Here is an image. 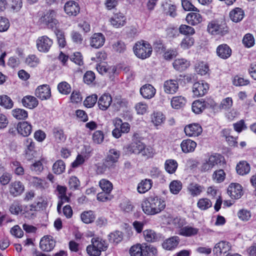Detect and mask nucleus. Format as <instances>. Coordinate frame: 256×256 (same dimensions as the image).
<instances>
[{
  "label": "nucleus",
  "instance_id": "15",
  "mask_svg": "<svg viewBox=\"0 0 256 256\" xmlns=\"http://www.w3.org/2000/svg\"><path fill=\"white\" fill-rule=\"evenodd\" d=\"M105 37L102 33H95L90 38V45L92 47L98 48L104 44Z\"/></svg>",
  "mask_w": 256,
  "mask_h": 256
},
{
  "label": "nucleus",
  "instance_id": "21",
  "mask_svg": "<svg viewBox=\"0 0 256 256\" xmlns=\"http://www.w3.org/2000/svg\"><path fill=\"white\" fill-rule=\"evenodd\" d=\"M231 248L230 244L226 241H220L216 244L213 251L217 255H221L229 251Z\"/></svg>",
  "mask_w": 256,
  "mask_h": 256
},
{
  "label": "nucleus",
  "instance_id": "46",
  "mask_svg": "<svg viewBox=\"0 0 256 256\" xmlns=\"http://www.w3.org/2000/svg\"><path fill=\"white\" fill-rule=\"evenodd\" d=\"M152 122L156 126L160 125L165 120V117L160 112H154L151 116Z\"/></svg>",
  "mask_w": 256,
  "mask_h": 256
},
{
  "label": "nucleus",
  "instance_id": "25",
  "mask_svg": "<svg viewBox=\"0 0 256 256\" xmlns=\"http://www.w3.org/2000/svg\"><path fill=\"white\" fill-rule=\"evenodd\" d=\"M180 146L184 152H190L194 150L196 146V143L190 139L184 140L182 141Z\"/></svg>",
  "mask_w": 256,
  "mask_h": 256
},
{
  "label": "nucleus",
  "instance_id": "13",
  "mask_svg": "<svg viewBox=\"0 0 256 256\" xmlns=\"http://www.w3.org/2000/svg\"><path fill=\"white\" fill-rule=\"evenodd\" d=\"M56 242L50 236H44L40 242L41 250L45 252L51 251L55 246Z\"/></svg>",
  "mask_w": 256,
  "mask_h": 256
},
{
  "label": "nucleus",
  "instance_id": "51",
  "mask_svg": "<svg viewBox=\"0 0 256 256\" xmlns=\"http://www.w3.org/2000/svg\"><path fill=\"white\" fill-rule=\"evenodd\" d=\"M122 232L116 230L114 232L110 233L108 235V240L111 242H115L118 244L122 240Z\"/></svg>",
  "mask_w": 256,
  "mask_h": 256
},
{
  "label": "nucleus",
  "instance_id": "5",
  "mask_svg": "<svg viewBox=\"0 0 256 256\" xmlns=\"http://www.w3.org/2000/svg\"><path fill=\"white\" fill-rule=\"evenodd\" d=\"M208 30L213 35H226L228 32V28L225 22L218 24L213 21L210 22L208 26Z\"/></svg>",
  "mask_w": 256,
  "mask_h": 256
},
{
  "label": "nucleus",
  "instance_id": "8",
  "mask_svg": "<svg viewBox=\"0 0 256 256\" xmlns=\"http://www.w3.org/2000/svg\"><path fill=\"white\" fill-rule=\"evenodd\" d=\"M209 88L208 84L204 81L195 82L192 86V92L197 97L204 96Z\"/></svg>",
  "mask_w": 256,
  "mask_h": 256
},
{
  "label": "nucleus",
  "instance_id": "48",
  "mask_svg": "<svg viewBox=\"0 0 256 256\" xmlns=\"http://www.w3.org/2000/svg\"><path fill=\"white\" fill-rule=\"evenodd\" d=\"M39 58L35 54L28 55L26 58L25 63L30 67H36L40 63Z\"/></svg>",
  "mask_w": 256,
  "mask_h": 256
},
{
  "label": "nucleus",
  "instance_id": "28",
  "mask_svg": "<svg viewBox=\"0 0 256 256\" xmlns=\"http://www.w3.org/2000/svg\"><path fill=\"white\" fill-rule=\"evenodd\" d=\"M179 243L178 236H172L166 240L162 244V247L166 250H172L175 248Z\"/></svg>",
  "mask_w": 256,
  "mask_h": 256
},
{
  "label": "nucleus",
  "instance_id": "58",
  "mask_svg": "<svg viewBox=\"0 0 256 256\" xmlns=\"http://www.w3.org/2000/svg\"><path fill=\"white\" fill-rule=\"evenodd\" d=\"M226 177V174L224 170H216L212 174V178L217 182H221L224 180Z\"/></svg>",
  "mask_w": 256,
  "mask_h": 256
},
{
  "label": "nucleus",
  "instance_id": "52",
  "mask_svg": "<svg viewBox=\"0 0 256 256\" xmlns=\"http://www.w3.org/2000/svg\"><path fill=\"white\" fill-rule=\"evenodd\" d=\"M58 89L63 94H68L71 92L70 86L66 82H60L58 86Z\"/></svg>",
  "mask_w": 256,
  "mask_h": 256
},
{
  "label": "nucleus",
  "instance_id": "1",
  "mask_svg": "<svg viewBox=\"0 0 256 256\" xmlns=\"http://www.w3.org/2000/svg\"><path fill=\"white\" fill-rule=\"evenodd\" d=\"M142 207L146 214H155L165 208L166 203L158 196H150L142 202Z\"/></svg>",
  "mask_w": 256,
  "mask_h": 256
},
{
  "label": "nucleus",
  "instance_id": "3",
  "mask_svg": "<svg viewBox=\"0 0 256 256\" xmlns=\"http://www.w3.org/2000/svg\"><path fill=\"white\" fill-rule=\"evenodd\" d=\"M133 50L136 56L142 60L150 57L152 52V48L150 44L144 40L136 42Z\"/></svg>",
  "mask_w": 256,
  "mask_h": 256
},
{
  "label": "nucleus",
  "instance_id": "9",
  "mask_svg": "<svg viewBox=\"0 0 256 256\" xmlns=\"http://www.w3.org/2000/svg\"><path fill=\"white\" fill-rule=\"evenodd\" d=\"M10 194L14 197L20 196L24 190V186L19 180L11 182L8 186Z\"/></svg>",
  "mask_w": 256,
  "mask_h": 256
},
{
  "label": "nucleus",
  "instance_id": "61",
  "mask_svg": "<svg viewBox=\"0 0 256 256\" xmlns=\"http://www.w3.org/2000/svg\"><path fill=\"white\" fill-rule=\"evenodd\" d=\"M97 100V95L96 94H93L86 97L84 101V105L87 108H92L96 104Z\"/></svg>",
  "mask_w": 256,
  "mask_h": 256
},
{
  "label": "nucleus",
  "instance_id": "16",
  "mask_svg": "<svg viewBox=\"0 0 256 256\" xmlns=\"http://www.w3.org/2000/svg\"><path fill=\"white\" fill-rule=\"evenodd\" d=\"M216 52L218 57L226 60L230 56L232 51L228 44H222L217 47Z\"/></svg>",
  "mask_w": 256,
  "mask_h": 256
},
{
  "label": "nucleus",
  "instance_id": "19",
  "mask_svg": "<svg viewBox=\"0 0 256 256\" xmlns=\"http://www.w3.org/2000/svg\"><path fill=\"white\" fill-rule=\"evenodd\" d=\"M18 132L24 136H28L32 132V126L28 122H19L16 128Z\"/></svg>",
  "mask_w": 256,
  "mask_h": 256
},
{
  "label": "nucleus",
  "instance_id": "6",
  "mask_svg": "<svg viewBox=\"0 0 256 256\" xmlns=\"http://www.w3.org/2000/svg\"><path fill=\"white\" fill-rule=\"evenodd\" d=\"M222 156L218 154L211 155L200 168L202 172H206L210 170L215 166L221 162Z\"/></svg>",
  "mask_w": 256,
  "mask_h": 256
},
{
  "label": "nucleus",
  "instance_id": "62",
  "mask_svg": "<svg viewBox=\"0 0 256 256\" xmlns=\"http://www.w3.org/2000/svg\"><path fill=\"white\" fill-rule=\"evenodd\" d=\"M194 44V39L192 37H185L180 43V46L183 49H188Z\"/></svg>",
  "mask_w": 256,
  "mask_h": 256
},
{
  "label": "nucleus",
  "instance_id": "33",
  "mask_svg": "<svg viewBox=\"0 0 256 256\" xmlns=\"http://www.w3.org/2000/svg\"><path fill=\"white\" fill-rule=\"evenodd\" d=\"M250 164L246 161L240 162L236 166L237 173L242 176L248 174L250 172Z\"/></svg>",
  "mask_w": 256,
  "mask_h": 256
},
{
  "label": "nucleus",
  "instance_id": "29",
  "mask_svg": "<svg viewBox=\"0 0 256 256\" xmlns=\"http://www.w3.org/2000/svg\"><path fill=\"white\" fill-rule=\"evenodd\" d=\"M244 16V11L239 8H236L230 12V20L235 22L241 21Z\"/></svg>",
  "mask_w": 256,
  "mask_h": 256
},
{
  "label": "nucleus",
  "instance_id": "37",
  "mask_svg": "<svg viewBox=\"0 0 256 256\" xmlns=\"http://www.w3.org/2000/svg\"><path fill=\"white\" fill-rule=\"evenodd\" d=\"M164 13L172 18L176 16V7L174 4L166 2L164 5Z\"/></svg>",
  "mask_w": 256,
  "mask_h": 256
},
{
  "label": "nucleus",
  "instance_id": "12",
  "mask_svg": "<svg viewBox=\"0 0 256 256\" xmlns=\"http://www.w3.org/2000/svg\"><path fill=\"white\" fill-rule=\"evenodd\" d=\"M110 22L113 26L118 28L123 26L126 24V18L122 13L116 12L110 18Z\"/></svg>",
  "mask_w": 256,
  "mask_h": 256
},
{
  "label": "nucleus",
  "instance_id": "57",
  "mask_svg": "<svg viewBox=\"0 0 256 256\" xmlns=\"http://www.w3.org/2000/svg\"><path fill=\"white\" fill-rule=\"evenodd\" d=\"M232 82L236 86H241L248 84L250 81L239 76H236L233 79Z\"/></svg>",
  "mask_w": 256,
  "mask_h": 256
},
{
  "label": "nucleus",
  "instance_id": "2",
  "mask_svg": "<svg viewBox=\"0 0 256 256\" xmlns=\"http://www.w3.org/2000/svg\"><path fill=\"white\" fill-rule=\"evenodd\" d=\"M91 242L86 248L87 252L90 256H100L102 252L105 251L108 246L105 240L98 238H92Z\"/></svg>",
  "mask_w": 256,
  "mask_h": 256
},
{
  "label": "nucleus",
  "instance_id": "31",
  "mask_svg": "<svg viewBox=\"0 0 256 256\" xmlns=\"http://www.w3.org/2000/svg\"><path fill=\"white\" fill-rule=\"evenodd\" d=\"M120 152L116 149H110L106 160L114 166V164L118 161L120 156Z\"/></svg>",
  "mask_w": 256,
  "mask_h": 256
},
{
  "label": "nucleus",
  "instance_id": "60",
  "mask_svg": "<svg viewBox=\"0 0 256 256\" xmlns=\"http://www.w3.org/2000/svg\"><path fill=\"white\" fill-rule=\"evenodd\" d=\"M196 72L202 75H205L208 71V66L203 62H198L196 66Z\"/></svg>",
  "mask_w": 256,
  "mask_h": 256
},
{
  "label": "nucleus",
  "instance_id": "11",
  "mask_svg": "<svg viewBox=\"0 0 256 256\" xmlns=\"http://www.w3.org/2000/svg\"><path fill=\"white\" fill-rule=\"evenodd\" d=\"M228 193L231 198L238 199L242 194V186L239 184H231L228 188Z\"/></svg>",
  "mask_w": 256,
  "mask_h": 256
},
{
  "label": "nucleus",
  "instance_id": "36",
  "mask_svg": "<svg viewBox=\"0 0 256 256\" xmlns=\"http://www.w3.org/2000/svg\"><path fill=\"white\" fill-rule=\"evenodd\" d=\"M198 229L190 226H186L182 228L180 230V234L183 236H191L196 235Z\"/></svg>",
  "mask_w": 256,
  "mask_h": 256
},
{
  "label": "nucleus",
  "instance_id": "30",
  "mask_svg": "<svg viewBox=\"0 0 256 256\" xmlns=\"http://www.w3.org/2000/svg\"><path fill=\"white\" fill-rule=\"evenodd\" d=\"M152 182L150 179L142 180L138 184L137 190L139 193L144 194L152 188Z\"/></svg>",
  "mask_w": 256,
  "mask_h": 256
},
{
  "label": "nucleus",
  "instance_id": "53",
  "mask_svg": "<svg viewBox=\"0 0 256 256\" xmlns=\"http://www.w3.org/2000/svg\"><path fill=\"white\" fill-rule=\"evenodd\" d=\"M99 185L102 192L110 193L112 190V184L108 180L102 179L99 182Z\"/></svg>",
  "mask_w": 256,
  "mask_h": 256
},
{
  "label": "nucleus",
  "instance_id": "34",
  "mask_svg": "<svg viewBox=\"0 0 256 256\" xmlns=\"http://www.w3.org/2000/svg\"><path fill=\"white\" fill-rule=\"evenodd\" d=\"M172 64L175 70L182 72L189 66L190 62L185 59L180 58L176 60Z\"/></svg>",
  "mask_w": 256,
  "mask_h": 256
},
{
  "label": "nucleus",
  "instance_id": "41",
  "mask_svg": "<svg viewBox=\"0 0 256 256\" xmlns=\"http://www.w3.org/2000/svg\"><path fill=\"white\" fill-rule=\"evenodd\" d=\"M80 218L84 223L90 224L94 220L96 216L94 212L88 210L83 212L80 215Z\"/></svg>",
  "mask_w": 256,
  "mask_h": 256
},
{
  "label": "nucleus",
  "instance_id": "35",
  "mask_svg": "<svg viewBox=\"0 0 256 256\" xmlns=\"http://www.w3.org/2000/svg\"><path fill=\"white\" fill-rule=\"evenodd\" d=\"M186 102V99L184 96H174L172 98L171 106L174 108L179 109L184 106Z\"/></svg>",
  "mask_w": 256,
  "mask_h": 256
},
{
  "label": "nucleus",
  "instance_id": "14",
  "mask_svg": "<svg viewBox=\"0 0 256 256\" xmlns=\"http://www.w3.org/2000/svg\"><path fill=\"white\" fill-rule=\"evenodd\" d=\"M35 94L42 100L48 99L51 96L50 88L47 84L40 86L36 90Z\"/></svg>",
  "mask_w": 256,
  "mask_h": 256
},
{
  "label": "nucleus",
  "instance_id": "26",
  "mask_svg": "<svg viewBox=\"0 0 256 256\" xmlns=\"http://www.w3.org/2000/svg\"><path fill=\"white\" fill-rule=\"evenodd\" d=\"M22 103L24 106L32 109L38 106V101L33 96H26L22 98Z\"/></svg>",
  "mask_w": 256,
  "mask_h": 256
},
{
  "label": "nucleus",
  "instance_id": "43",
  "mask_svg": "<svg viewBox=\"0 0 256 256\" xmlns=\"http://www.w3.org/2000/svg\"><path fill=\"white\" fill-rule=\"evenodd\" d=\"M0 105L6 109H11L14 106V102L7 95L0 96Z\"/></svg>",
  "mask_w": 256,
  "mask_h": 256
},
{
  "label": "nucleus",
  "instance_id": "63",
  "mask_svg": "<svg viewBox=\"0 0 256 256\" xmlns=\"http://www.w3.org/2000/svg\"><path fill=\"white\" fill-rule=\"evenodd\" d=\"M238 216L242 220L248 221L251 218V212L247 210L242 209L238 212Z\"/></svg>",
  "mask_w": 256,
  "mask_h": 256
},
{
  "label": "nucleus",
  "instance_id": "32",
  "mask_svg": "<svg viewBox=\"0 0 256 256\" xmlns=\"http://www.w3.org/2000/svg\"><path fill=\"white\" fill-rule=\"evenodd\" d=\"M142 256H156L158 251L156 248L152 245L146 243L142 244Z\"/></svg>",
  "mask_w": 256,
  "mask_h": 256
},
{
  "label": "nucleus",
  "instance_id": "59",
  "mask_svg": "<svg viewBox=\"0 0 256 256\" xmlns=\"http://www.w3.org/2000/svg\"><path fill=\"white\" fill-rule=\"evenodd\" d=\"M181 2L182 8L184 10L199 12V10L190 1L188 0H181Z\"/></svg>",
  "mask_w": 256,
  "mask_h": 256
},
{
  "label": "nucleus",
  "instance_id": "20",
  "mask_svg": "<svg viewBox=\"0 0 256 256\" xmlns=\"http://www.w3.org/2000/svg\"><path fill=\"white\" fill-rule=\"evenodd\" d=\"M143 236L146 241L148 242H155L160 241L161 235L154 230L148 229L143 232Z\"/></svg>",
  "mask_w": 256,
  "mask_h": 256
},
{
  "label": "nucleus",
  "instance_id": "50",
  "mask_svg": "<svg viewBox=\"0 0 256 256\" xmlns=\"http://www.w3.org/2000/svg\"><path fill=\"white\" fill-rule=\"evenodd\" d=\"M112 167V164L104 159L102 164H99L97 166L96 172L98 174H102Z\"/></svg>",
  "mask_w": 256,
  "mask_h": 256
},
{
  "label": "nucleus",
  "instance_id": "56",
  "mask_svg": "<svg viewBox=\"0 0 256 256\" xmlns=\"http://www.w3.org/2000/svg\"><path fill=\"white\" fill-rule=\"evenodd\" d=\"M197 205L201 210H206L212 206V203L210 200L203 198L198 201Z\"/></svg>",
  "mask_w": 256,
  "mask_h": 256
},
{
  "label": "nucleus",
  "instance_id": "40",
  "mask_svg": "<svg viewBox=\"0 0 256 256\" xmlns=\"http://www.w3.org/2000/svg\"><path fill=\"white\" fill-rule=\"evenodd\" d=\"M114 126H119L122 133H128L130 130V125L128 122H122L120 118H116L114 120Z\"/></svg>",
  "mask_w": 256,
  "mask_h": 256
},
{
  "label": "nucleus",
  "instance_id": "22",
  "mask_svg": "<svg viewBox=\"0 0 256 256\" xmlns=\"http://www.w3.org/2000/svg\"><path fill=\"white\" fill-rule=\"evenodd\" d=\"M140 93L144 98L150 99L156 94V89L150 84H146L140 88Z\"/></svg>",
  "mask_w": 256,
  "mask_h": 256
},
{
  "label": "nucleus",
  "instance_id": "47",
  "mask_svg": "<svg viewBox=\"0 0 256 256\" xmlns=\"http://www.w3.org/2000/svg\"><path fill=\"white\" fill-rule=\"evenodd\" d=\"M169 188L172 194H177L182 188V183L180 180H174L170 183Z\"/></svg>",
  "mask_w": 256,
  "mask_h": 256
},
{
  "label": "nucleus",
  "instance_id": "49",
  "mask_svg": "<svg viewBox=\"0 0 256 256\" xmlns=\"http://www.w3.org/2000/svg\"><path fill=\"white\" fill-rule=\"evenodd\" d=\"M188 188L190 194L193 196L200 194L203 190V187L196 184H190Z\"/></svg>",
  "mask_w": 256,
  "mask_h": 256
},
{
  "label": "nucleus",
  "instance_id": "54",
  "mask_svg": "<svg viewBox=\"0 0 256 256\" xmlns=\"http://www.w3.org/2000/svg\"><path fill=\"white\" fill-rule=\"evenodd\" d=\"M53 134L56 140L58 142H64L66 140V136L64 134L62 130L59 128L53 129Z\"/></svg>",
  "mask_w": 256,
  "mask_h": 256
},
{
  "label": "nucleus",
  "instance_id": "27",
  "mask_svg": "<svg viewBox=\"0 0 256 256\" xmlns=\"http://www.w3.org/2000/svg\"><path fill=\"white\" fill-rule=\"evenodd\" d=\"M186 20L190 24L195 26L200 23L202 18L198 12H190L187 14Z\"/></svg>",
  "mask_w": 256,
  "mask_h": 256
},
{
  "label": "nucleus",
  "instance_id": "4",
  "mask_svg": "<svg viewBox=\"0 0 256 256\" xmlns=\"http://www.w3.org/2000/svg\"><path fill=\"white\" fill-rule=\"evenodd\" d=\"M56 12L53 10H50L44 13L40 18L42 23L46 24L48 28L53 30L58 24L56 18Z\"/></svg>",
  "mask_w": 256,
  "mask_h": 256
},
{
  "label": "nucleus",
  "instance_id": "18",
  "mask_svg": "<svg viewBox=\"0 0 256 256\" xmlns=\"http://www.w3.org/2000/svg\"><path fill=\"white\" fill-rule=\"evenodd\" d=\"M65 12L69 16H76L80 10L78 4L72 0L68 2L64 5Z\"/></svg>",
  "mask_w": 256,
  "mask_h": 256
},
{
  "label": "nucleus",
  "instance_id": "7",
  "mask_svg": "<svg viewBox=\"0 0 256 256\" xmlns=\"http://www.w3.org/2000/svg\"><path fill=\"white\" fill-rule=\"evenodd\" d=\"M36 42L38 50L42 52H48L53 44L52 40L46 36L39 37Z\"/></svg>",
  "mask_w": 256,
  "mask_h": 256
},
{
  "label": "nucleus",
  "instance_id": "17",
  "mask_svg": "<svg viewBox=\"0 0 256 256\" xmlns=\"http://www.w3.org/2000/svg\"><path fill=\"white\" fill-rule=\"evenodd\" d=\"M112 102V98L109 94L105 93L102 95L98 100V104L100 109L106 110Z\"/></svg>",
  "mask_w": 256,
  "mask_h": 256
},
{
  "label": "nucleus",
  "instance_id": "44",
  "mask_svg": "<svg viewBox=\"0 0 256 256\" xmlns=\"http://www.w3.org/2000/svg\"><path fill=\"white\" fill-rule=\"evenodd\" d=\"M206 106L205 102L195 100L192 104V110L195 114H199L206 108Z\"/></svg>",
  "mask_w": 256,
  "mask_h": 256
},
{
  "label": "nucleus",
  "instance_id": "55",
  "mask_svg": "<svg viewBox=\"0 0 256 256\" xmlns=\"http://www.w3.org/2000/svg\"><path fill=\"white\" fill-rule=\"evenodd\" d=\"M232 104L233 102L232 98L228 97L222 100L219 106V108L220 110H228L232 107Z\"/></svg>",
  "mask_w": 256,
  "mask_h": 256
},
{
  "label": "nucleus",
  "instance_id": "39",
  "mask_svg": "<svg viewBox=\"0 0 256 256\" xmlns=\"http://www.w3.org/2000/svg\"><path fill=\"white\" fill-rule=\"evenodd\" d=\"M65 168V163L61 160H56L52 166V171L56 174H60L63 173Z\"/></svg>",
  "mask_w": 256,
  "mask_h": 256
},
{
  "label": "nucleus",
  "instance_id": "45",
  "mask_svg": "<svg viewBox=\"0 0 256 256\" xmlns=\"http://www.w3.org/2000/svg\"><path fill=\"white\" fill-rule=\"evenodd\" d=\"M40 204L38 202L36 204H32L30 206L29 208L25 212V217L28 219H34L36 216L38 206Z\"/></svg>",
  "mask_w": 256,
  "mask_h": 256
},
{
  "label": "nucleus",
  "instance_id": "42",
  "mask_svg": "<svg viewBox=\"0 0 256 256\" xmlns=\"http://www.w3.org/2000/svg\"><path fill=\"white\" fill-rule=\"evenodd\" d=\"M178 166V163L175 160H168L165 162L164 168L168 173L172 174L176 172Z\"/></svg>",
  "mask_w": 256,
  "mask_h": 256
},
{
  "label": "nucleus",
  "instance_id": "64",
  "mask_svg": "<svg viewBox=\"0 0 256 256\" xmlns=\"http://www.w3.org/2000/svg\"><path fill=\"white\" fill-rule=\"evenodd\" d=\"M142 244L134 246L130 248V252L132 256H142Z\"/></svg>",
  "mask_w": 256,
  "mask_h": 256
},
{
  "label": "nucleus",
  "instance_id": "10",
  "mask_svg": "<svg viewBox=\"0 0 256 256\" xmlns=\"http://www.w3.org/2000/svg\"><path fill=\"white\" fill-rule=\"evenodd\" d=\"M184 132L190 137H196L199 136L202 132L200 125L198 124L194 123L185 126Z\"/></svg>",
  "mask_w": 256,
  "mask_h": 256
},
{
  "label": "nucleus",
  "instance_id": "24",
  "mask_svg": "<svg viewBox=\"0 0 256 256\" xmlns=\"http://www.w3.org/2000/svg\"><path fill=\"white\" fill-rule=\"evenodd\" d=\"M144 148V144L138 140H132V142L126 147L128 152L130 154H140L142 148Z\"/></svg>",
  "mask_w": 256,
  "mask_h": 256
},
{
  "label": "nucleus",
  "instance_id": "23",
  "mask_svg": "<svg viewBox=\"0 0 256 256\" xmlns=\"http://www.w3.org/2000/svg\"><path fill=\"white\" fill-rule=\"evenodd\" d=\"M164 88L166 94H174L178 89V84L174 80H168L164 82Z\"/></svg>",
  "mask_w": 256,
  "mask_h": 256
},
{
  "label": "nucleus",
  "instance_id": "38",
  "mask_svg": "<svg viewBox=\"0 0 256 256\" xmlns=\"http://www.w3.org/2000/svg\"><path fill=\"white\" fill-rule=\"evenodd\" d=\"M12 116L16 120H26L28 116L27 111L22 108H15L11 112Z\"/></svg>",
  "mask_w": 256,
  "mask_h": 256
}]
</instances>
